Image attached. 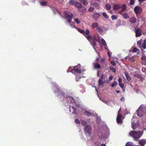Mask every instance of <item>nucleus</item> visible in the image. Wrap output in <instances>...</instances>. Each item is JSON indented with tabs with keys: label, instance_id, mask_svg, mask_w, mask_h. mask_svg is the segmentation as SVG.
Listing matches in <instances>:
<instances>
[{
	"label": "nucleus",
	"instance_id": "0eeeda50",
	"mask_svg": "<svg viewBox=\"0 0 146 146\" xmlns=\"http://www.w3.org/2000/svg\"><path fill=\"white\" fill-rule=\"evenodd\" d=\"M134 11L136 15H137L138 14L141 13L142 12V10L141 8L138 6H137L134 8Z\"/></svg>",
	"mask_w": 146,
	"mask_h": 146
},
{
	"label": "nucleus",
	"instance_id": "aec40b11",
	"mask_svg": "<svg viewBox=\"0 0 146 146\" xmlns=\"http://www.w3.org/2000/svg\"><path fill=\"white\" fill-rule=\"evenodd\" d=\"M76 1L74 0H70L68 2L69 3L70 5H73L75 6L76 3Z\"/></svg>",
	"mask_w": 146,
	"mask_h": 146
},
{
	"label": "nucleus",
	"instance_id": "7c9ffc66",
	"mask_svg": "<svg viewBox=\"0 0 146 146\" xmlns=\"http://www.w3.org/2000/svg\"><path fill=\"white\" fill-rule=\"evenodd\" d=\"M126 8V6L125 4H123L121 7V11H124Z\"/></svg>",
	"mask_w": 146,
	"mask_h": 146
},
{
	"label": "nucleus",
	"instance_id": "c9c22d12",
	"mask_svg": "<svg viewBox=\"0 0 146 146\" xmlns=\"http://www.w3.org/2000/svg\"><path fill=\"white\" fill-rule=\"evenodd\" d=\"M117 84V83L116 81H115L113 83L111 84V86L112 87H113L115 86H116Z\"/></svg>",
	"mask_w": 146,
	"mask_h": 146
},
{
	"label": "nucleus",
	"instance_id": "680f3d73",
	"mask_svg": "<svg viewBox=\"0 0 146 146\" xmlns=\"http://www.w3.org/2000/svg\"><path fill=\"white\" fill-rule=\"evenodd\" d=\"M121 108H120L119 110L118 111V114H119V115H121V114L120 113V112L121 111Z\"/></svg>",
	"mask_w": 146,
	"mask_h": 146
},
{
	"label": "nucleus",
	"instance_id": "052dcab7",
	"mask_svg": "<svg viewBox=\"0 0 146 146\" xmlns=\"http://www.w3.org/2000/svg\"><path fill=\"white\" fill-rule=\"evenodd\" d=\"M113 79V77L112 76H110L109 78V80L110 81L111 80Z\"/></svg>",
	"mask_w": 146,
	"mask_h": 146
},
{
	"label": "nucleus",
	"instance_id": "393cba45",
	"mask_svg": "<svg viewBox=\"0 0 146 146\" xmlns=\"http://www.w3.org/2000/svg\"><path fill=\"white\" fill-rule=\"evenodd\" d=\"M141 40H138L137 42V45L138 46H139L140 48H142V46L141 45Z\"/></svg>",
	"mask_w": 146,
	"mask_h": 146
},
{
	"label": "nucleus",
	"instance_id": "e433bc0d",
	"mask_svg": "<svg viewBox=\"0 0 146 146\" xmlns=\"http://www.w3.org/2000/svg\"><path fill=\"white\" fill-rule=\"evenodd\" d=\"M94 7H90L88 9V11L90 12H92L94 10Z\"/></svg>",
	"mask_w": 146,
	"mask_h": 146
},
{
	"label": "nucleus",
	"instance_id": "1a4fd4ad",
	"mask_svg": "<svg viewBox=\"0 0 146 146\" xmlns=\"http://www.w3.org/2000/svg\"><path fill=\"white\" fill-rule=\"evenodd\" d=\"M54 89L57 91L58 92L59 94L60 93L61 95H62L63 96H64L65 95V93L61 91V89L60 87L59 86H55Z\"/></svg>",
	"mask_w": 146,
	"mask_h": 146
},
{
	"label": "nucleus",
	"instance_id": "c85d7f7f",
	"mask_svg": "<svg viewBox=\"0 0 146 146\" xmlns=\"http://www.w3.org/2000/svg\"><path fill=\"white\" fill-rule=\"evenodd\" d=\"M97 30L98 32L99 33H102L103 32V29L102 28L98 27L97 28Z\"/></svg>",
	"mask_w": 146,
	"mask_h": 146
},
{
	"label": "nucleus",
	"instance_id": "39448f33",
	"mask_svg": "<svg viewBox=\"0 0 146 146\" xmlns=\"http://www.w3.org/2000/svg\"><path fill=\"white\" fill-rule=\"evenodd\" d=\"M84 131L86 135H90L92 133V128L91 126L88 125H86L85 127Z\"/></svg>",
	"mask_w": 146,
	"mask_h": 146
},
{
	"label": "nucleus",
	"instance_id": "2f4dec72",
	"mask_svg": "<svg viewBox=\"0 0 146 146\" xmlns=\"http://www.w3.org/2000/svg\"><path fill=\"white\" fill-rule=\"evenodd\" d=\"M125 146H133V143L130 142H127Z\"/></svg>",
	"mask_w": 146,
	"mask_h": 146
},
{
	"label": "nucleus",
	"instance_id": "de8ad7c7",
	"mask_svg": "<svg viewBox=\"0 0 146 146\" xmlns=\"http://www.w3.org/2000/svg\"><path fill=\"white\" fill-rule=\"evenodd\" d=\"M111 64L112 65L114 66H115L116 65V64L114 61H111Z\"/></svg>",
	"mask_w": 146,
	"mask_h": 146
},
{
	"label": "nucleus",
	"instance_id": "69168bd1",
	"mask_svg": "<svg viewBox=\"0 0 146 146\" xmlns=\"http://www.w3.org/2000/svg\"><path fill=\"white\" fill-rule=\"evenodd\" d=\"M101 146H106V145L105 144H102L101 145Z\"/></svg>",
	"mask_w": 146,
	"mask_h": 146
},
{
	"label": "nucleus",
	"instance_id": "c03bdc74",
	"mask_svg": "<svg viewBox=\"0 0 146 146\" xmlns=\"http://www.w3.org/2000/svg\"><path fill=\"white\" fill-rule=\"evenodd\" d=\"M75 122L77 124H79L80 123V122L79 119H76L75 120Z\"/></svg>",
	"mask_w": 146,
	"mask_h": 146
},
{
	"label": "nucleus",
	"instance_id": "a19ab883",
	"mask_svg": "<svg viewBox=\"0 0 146 146\" xmlns=\"http://www.w3.org/2000/svg\"><path fill=\"white\" fill-rule=\"evenodd\" d=\"M92 5L95 7H97L99 6V4L97 3H94L92 4Z\"/></svg>",
	"mask_w": 146,
	"mask_h": 146
},
{
	"label": "nucleus",
	"instance_id": "09e8293b",
	"mask_svg": "<svg viewBox=\"0 0 146 146\" xmlns=\"http://www.w3.org/2000/svg\"><path fill=\"white\" fill-rule=\"evenodd\" d=\"M135 76L136 77L138 78H140L141 77V76L139 74H136L135 75Z\"/></svg>",
	"mask_w": 146,
	"mask_h": 146
},
{
	"label": "nucleus",
	"instance_id": "b1692460",
	"mask_svg": "<svg viewBox=\"0 0 146 146\" xmlns=\"http://www.w3.org/2000/svg\"><path fill=\"white\" fill-rule=\"evenodd\" d=\"M142 48H143V49L146 48V40H145L142 45Z\"/></svg>",
	"mask_w": 146,
	"mask_h": 146
},
{
	"label": "nucleus",
	"instance_id": "f3484780",
	"mask_svg": "<svg viewBox=\"0 0 146 146\" xmlns=\"http://www.w3.org/2000/svg\"><path fill=\"white\" fill-rule=\"evenodd\" d=\"M79 1L84 6L88 4V2L87 0H79Z\"/></svg>",
	"mask_w": 146,
	"mask_h": 146
},
{
	"label": "nucleus",
	"instance_id": "2eb2a0df",
	"mask_svg": "<svg viewBox=\"0 0 146 146\" xmlns=\"http://www.w3.org/2000/svg\"><path fill=\"white\" fill-rule=\"evenodd\" d=\"M71 108L73 110V111L72 112V114H76V109L73 106L70 107L69 108V111L71 112Z\"/></svg>",
	"mask_w": 146,
	"mask_h": 146
},
{
	"label": "nucleus",
	"instance_id": "4c0bfd02",
	"mask_svg": "<svg viewBox=\"0 0 146 146\" xmlns=\"http://www.w3.org/2000/svg\"><path fill=\"white\" fill-rule=\"evenodd\" d=\"M84 114L88 116H90L92 115L91 113L88 111H85L84 112Z\"/></svg>",
	"mask_w": 146,
	"mask_h": 146
},
{
	"label": "nucleus",
	"instance_id": "a878e982",
	"mask_svg": "<svg viewBox=\"0 0 146 146\" xmlns=\"http://www.w3.org/2000/svg\"><path fill=\"white\" fill-rule=\"evenodd\" d=\"M120 8V6L119 5L117 4L114 5V9L117 10Z\"/></svg>",
	"mask_w": 146,
	"mask_h": 146
},
{
	"label": "nucleus",
	"instance_id": "f03ea898",
	"mask_svg": "<svg viewBox=\"0 0 146 146\" xmlns=\"http://www.w3.org/2000/svg\"><path fill=\"white\" fill-rule=\"evenodd\" d=\"M85 36L93 47L96 46V41H98V40L96 38H92L91 35H85Z\"/></svg>",
	"mask_w": 146,
	"mask_h": 146
},
{
	"label": "nucleus",
	"instance_id": "49530a36",
	"mask_svg": "<svg viewBox=\"0 0 146 146\" xmlns=\"http://www.w3.org/2000/svg\"><path fill=\"white\" fill-rule=\"evenodd\" d=\"M135 3V1L133 0H130V4L131 5H133Z\"/></svg>",
	"mask_w": 146,
	"mask_h": 146
},
{
	"label": "nucleus",
	"instance_id": "f8f14e48",
	"mask_svg": "<svg viewBox=\"0 0 146 146\" xmlns=\"http://www.w3.org/2000/svg\"><path fill=\"white\" fill-rule=\"evenodd\" d=\"M129 21L132 23L133 24L135 23L137 21V19L135 17H132L129 19Z\"/></svg>",
	"mask_w": 146,
	"mask_h": 146
},
{
	"label": "nucleus",
	"instance_id": "6ab92c4d",
	"mask_svg": "<svg viewBox=\"0 0 146 146\" xmlns=\"http://www.w3.org/2000/svg\"><path fill=\"white\" fill-rule=\"evenodd\" d=\"M40 3L41 6H45L47 5L48 2L47 1H42L40 2Z\"/></svg>",
	"mask_w": 146,
	"mask_h": 146
},
{
	"label": "nucleus",
	"instance_id": "a18cd8bd",
	"mask_svg": "<svg viewBox=\"0 0 146 146\" xmlns=\"http://www.w3.org/2000/svg\"><path fill=\"white\" fill-rule=\"evenodd\" d=\"M100 78H101V79H104V80L105 79V75L104 74H102L100 76Z\"/></svg>",
	"mask_w": 146,
	"mask_h": 146
},
{
	"label": "nucleus",
	"instance_id": "774afa93",
	"mask_svg": "<svg viewBox=\"0 0 146 146\" xmlns=\"http://www.w3.org/2000/svg\"><path fill=\"white\" fill-rule=\"evenodd\" d=\"M76 82H78V81H79V80H78L76 78Z\"/></svg>",
	"mask_w": 146,
	"mask_h": 146
},
{
	"label": "nucleus",
	"instance_id": "f257e3e1",
	"mask_svg": "<svg viewBox=\"0 0 146 146\" xmlns=\"http://www.w3.org/2000/svg\"><path fill=\"white\" fill-rule=\"evenodd\" d=\"M143 134V131H130L129 135L133 137L135 141H138L139 139L142 135Z\"/></svg>",
	"mask_w": 146,
	"mask_h": 146
},
{
	"label": "nucleus",
	"instance_id": "dca6fc26",
	"mask_svg": "<svg viewBox=\"0 0 146 146\" xmlns=\"http://www.w3.org/2000/svg\"><path fill=\"white\" fill-rule=\"evenodd\" d=\"M94 68L95 69H100L101 68V65L97 63H94Z\"/></svg>",
	"mask_w": 146,
	"mask_h": 146
},
{
	"label": "nucleus",
	"instance_id": "13d9d810",
	"mask_svg": "<svg viewBox=\"0 0 146 146\" xmlns=\"http://www.w3.org/2000/svg\"><path fill=\"white\" fill-rule=\"evenodd\" d=\"M144 109L145 111V114H146V106H145L144 105Z\"/></svg>",
	"mask_w": 146,
	"mask_h": 146
},
{
	"label": "nucleus",
	"instance_id": "9d476101",
	"mask_svg": "<svg viewBox=\"0 0 146 146\" xmlns=\"http://www.w3.org/2000/svg\"><path fill=\"white\" fill-rule=\"evenodd\" d=\"M122 116L121 115L118 114L117 116L116 121L118 123L121 124L122 123Z\"/></svg>",
	"mask_w": 146,
	"mask_h": 146
},
{
	"label": "nucleus",
	"instance_id": "cd10ccee",
	"mask_svg": "<svg viewBox=\"0 0 146 146\" xmlns=\"http://www.w3.org/2000/svg\"><path fill=\"white\" fill-rule=\"evenodd\" d=\"M101 44L104 46L106 47V44L105 40L103 39H102L101 40Z\"/></svg>",
	"mask_w": 146,
	"mask_h": 146
},
{
	"label": "nucleus",
	"instance_id": "603ef678",
	"mask_svg": "<svg viewBox=\"0 0 146 146\" xmlns=\"http://www.w3.org/2000/svg\"><path fill=\"white\" fill-rule=\"evenodd\" d=\"M141 59L145 61H146V57L145 56H143L141 58Z\"/></svg>",
	"mask_w": 146,
	"mask_h": 146
},
{
	"label": "nucleus",
	"instance_id": "338daca9",
	"mask_svg": "<svg viewBox=\"0 0 146 146\" xmlns=\"http://www.w3.org/2000/svg\"><path fill=\"white\" fill-rule=\"evenodd\" d=\"M116 92L117 93H118L120 92V91L119 90L116 91Z\"/></svg>",
	"mask_w": 146,
	"mask_h": 146
},
{
	"label": "nucleus",
	"instance_id": "6e6552de",
	"mask_svg": "<svg viewBox=\"0 0 146 146\" xmlns=\"http://www.w3.org/2000/svg\"><path fill=\"white\" fill-rule=\"evenodd\" d=\"M100 16V13H95L92 15V18L95 21H97Z\"/></svg>",
	"mask_w": 146,
	"mask_h": 146
},
{
	"label": "nucleus",
	"instance_id": "bb28decb",
	"mask_svg": "<svg viewBox=\"0 0 146 146\" xmlns=\"http://www.w3.org/2000/svg\"><path fill=\"white\" fill-rule=\"evenodd\" d=\"M125 77L128 81L129 82L131 80V78L130 76L128 74H125Z\"/></svg>",
	"mask_w": 146,
	"mask_h": 146
},
{
	"label": "nucleus",
	"instance_id": "423d86ee",
	"mask_svg": "<svg viewBox=\"0 0 146 146\" xmlns=\"http://www.w3.org/2000/svg\"><path fill=\"white\" fill-rule=\"evenodd\" d=\"M135 33L136 37H140L142 35V31L141 29L135 28Z\"/></svg>",
	"mask_w": 146,
	"mask_h": 146
},
{
	"label": "nucleus",
	"instance_id": "9b49d317",
	"mask_svg": "<svg viewBox=\"0 0 146 146\" xmlns=\"http://www.w3.org/2000/svg\"><path fill=\"white\" fill-rule=\"evenodd\" d=\"M86 11V8L82 6L80 8L78 9V11L80 13H85Z\"/></svg>",
	"mask_w": 146,
	"mask_h": 146
},
{
	"label": "nucleus",
	"instance_id": "a211bd4d",
	"mask_svg": "<svg viewBox=\"0 0 146 146\" xmlns=\"http://www.w3.org/2000/svg\"><path fill=\"white\" fill-rule=\"evenodd\" d=\"M82 6V4L79 2H76V4L75 6L78 9L81 8Z\"/></svg>",
	"mask_w": 146,
	"mask_h": 146
},
{
	"label": "nucleus",
	"instance_id": "864d4df0",
	"mask_svg": "<svg viewBox=\"0 0 146 146\" xmlns=\"http://www.w3.org/2000/svg\"><path fill=\"white\" fill-rule=\"evenodd\" d=\"M131 127L133 129H135V125L133 123H132L131 124Z\"/></svg>",
	"mask_w": 146,
	"mask_h": 146
},
{
	"label": "nucleus",
	"instance_id": "4be33fe9",
	"mask_svg": "<svg viewBox=\"0 0 146 146\" xmlns=\"http://www.w3.org/2000/svg\"><path fill=\"white\" fill-rule=\"evenodd\" d=\"M76 29L80 33L83 34L84 35H85V31L81 29L80 28H76Z\"/></svg>",
	"mask_w": 146,
	"mask_h": 146
},
{
	"label": "nucleus",
	"instance_id": "37998d69",
	"mask_svg": "<svg viewBox=\"0 0 146 146\" xmlns=\"http://www.w3.org/2000/svg\"><path fill=\"white\" fill-rule=\"evenodd\" d=\"M89 33H90V31H89V30H88V29H87L86 30V33L85 32V35H84L85 36V35H89Z\"/></svg>",
	"mask_w": 146,
	"mask_h": 146
},
{
	"label": "nucleus",
	"instance_id": "20e7f679",
	"mask_svg": "<svg viewBox=\"0 0 146 146\" xmlns=\"http://www.w3.org/2000/svg\"><path fill=\"white\" fill-rule=\"evenodd\" d=\"M137 115L139 117L142 116L145 114V111L144 109V105L142 104L139 107L138 110L137 111Z\"/></svg>",
	"mask_w": 146,
	"mask_h": 146
},
{
	"label": "nucleus",
	"instance_id": "ea45409f",
	"mask_svg": "<svg viewBox=\"0 0 146 146\" xmlns=\"http://www.w3.org/2000/svg\"><path fill=\"white\" fill-rule=\"evenodd\" d=\"M110 69L113 72L115 73L116 72L115 69L112 67L110 66L109 67Z\"/></svg>",
	"mask_w": 146,
	"mask_h": 146
},
{
	"label": "nucleus",
	"instance_id": "0e129e2a",
	"mask_svg": "<svg viewBox=\"0 0 146 146\" xmlns=\"http://www.w3.org/2000/svg\"><path fill=\"white\" fill-rule=\"evenodd\" d=\"M145 1V0H138V1L139 2H143Z\"/></svg>",
	"mask_w": 146,
	"mask_h": 146
},
{
	"label": "nucleus",
	"instance_id": "6e6d98bb",
	"mask_svg": "<svg viewBox=\"0 0 146 146\" xmlns=\"http://www.w3.org/2000/svg\"><path fill=\"white\" fill-rule=\"evenodd\" d=\"M120 100L122 102H124V97H122L120 99Z\"/></svg>",
	"mask_w": 146,
	"mask_h": 146
},
{
	"label": "nucleus",
	"instance_id": "412c9836",
	"mask_svg": "<svg viewBox=\"0 0 146 146\" xmlns=\"http://www.w3.org/2000/svg\"><path fill=\"white\" fill-rule=\"evenodd\" d=\"M122 16L123 18L124 19H129V16L127 13H125L122 15Z\"/></svg>",
	"mask_w": 146,
	"mask_h": 146
},
{
	"label": "nucleus",
	"instance_id": "5701e85b",
	"mask_svg": "<svg viewBox=\"0 0 146 146\" xmlns=\"http://www.w3.org/2000/svg\"><path fill=\"white\" fill-rule=\"evenodd\" d=\"M98 23L96 22L92 23V28L94 29L96 27L98 28Z\"/></svg>",
	"mask_w": 146,
	"mask_h": 146
},
{
	"label": "nucleus",
	"instance_id": "ddd939ff",
	"mask_svg": "<svg viewBox=\"0 0 146 146\" xmlns=\"http://www.w3.org/2000/svg\"><path fill=\"white\" fill-rule=\"evenodd\" d=\"M72 69L73 70L75 71L78 74H80L81 73L80 69L77 68V66H76L74 67Z\"/></svg>",
	"mask_w": 146,
	"mask_h": 146
},
{
	"label": "nucleus",
	"instance_id": "8fccbe9b",
	"mask_svg": "<svg viewBox=\"0 0 146 146\" xmlns=\"http://www.w3.org/2000/svg\"><path fill=\"white\" fill-rule=\"evenodd\" d=\"M119 86L122 88L124 87V84L123 83H121L119 84Z\"/></svg>",
	"mask_w": 146,
	"mask_h": 146
},
{
	"label": "nucleus",
	"instance_id": "7ed1b4c3",
	"mask_svg": "<svg viewBox=\"0 0 146 146\" xmlns=\"http://www.w3.org/2000/svg\"><path fill=\"white\" fill-rule=\"evenodd\" d=\"M73 16V15L72 13L68 11L65 12V18L68 21L70 24V25L72 27V26L71 24V22Z\"/></svg>",
	"mask_w": 146,
	"mask_h": 146
},
{
	"label": "nucleus",
	"instance_id": "f704fd0d",
	"mask_svg": "<svg viewBox=\"0 0 146 146\" xmlns=\"http://www.w3.org/2000/svg\"><path fill=\"white\" fill-rule=\"evenodd\" d=\"M75 21L77 24H79L80 23V20L79 19H75L74 20Z\"/></svg>",
	"mask_w": 146,
	"mask_h": 146
},
{
	"label": "nucleus",
	"instance_id": "bf43d9fd",
	"mask_svg": "<svg viewBox=\"0 0 146 146\" xmlns=\"http://www.w3.org/2000/svg\"><path fill=\"white\" fill-rule=\"evenodd\" d=\"M95 146H98L99 145V142H95Z\"/></svg>",
	"mask_w": 146,
	"mask_h": 146
},
{
	"label": "nucleus",
	"instance_id": "58836bf2",
	"mask_svg": "<svg viewBox=\"0 0 146 146\" xmlns=\"http://www.w3.org/2000/svg\"><path fill=\"white\" fill-rule=\"evenodd\" d=\"M81 124L83 126H85L87 124V122L85 121L82 120H81Z\"/></svg>",
	"mask_w": 146,
	"mask_h": 146
},
{
	"label": "nucleus",
	"instance_id": "473e14b6",
	"mask_svg": "<svg viewBox=\"0 0 146 146\" xmlns=\"http://www.w3.org/2000/svg\"><path fill=\"white\" fill-rule=\"evenodd\" d=\"M98 82L99 85H102L103 83V80L101 79V78H99Z\"/></svg>",
	"mask_w": 146,
	"mask_h": 146
},
{
	"label": "nucleus",
	"instance_id": "4d7b16f0",
	"mask_svg": "<svg viewBox=\"0 0 146 146\" xmlns=\"http://www.w3.org/2000/svg\"><path fill=\"white\" fill-rule=\"evenodd\" d=\"M105 59L104 58H101L100 60V61L101 62L103 63L104 62Z\"/></svg>",
	"mask_w": 146,
	"mask_h": 146
},
{
	"label": "nucleus",
	"instance_id": "3c124183",
	"mask_svg": "<svg viewBox=\"0 0 146 146\" xmlns=\"http://www.w3.org/2000/svg\"><path fill=\"white\" fill-rule=\"evenodd\" d=\"M118 82L119 83V84L122 83V80L121 78H119V80H118Z\"/></svg>",
	"mask_w": 146,
	"mask_h": 146
},
{
	"label": "nucleus",
	"instance_id": "72a5a7b5",
	"mask_svg": "<svg viewBox=\"0 0 146 146\" xmlns=\"http://www.w3.org/2000/svg\"><path fill=\"white\" fill-rule=\"evenodd\" d=\"M102 15L106 19H108L109 18L108 16L107 15L106 13H103Z\"/></svg>",
	"mask_w": 146,
	"mask_h": 146
},
{
	"label": "nucleus",
	"instance_id": "5fc2aeb1",
	"mask_svg": "<svg viewBox=\"0 0 146 146\" xmlns=\"http://www.w3.org/2000/svg\"><path fill=\"white\" fill-rule=\"evenodd\" d=\"M137 48H136L135 47L133 48V52H136L137 51Z\"/></svg>",
	"mask_w": 146,
	"mask_h": 146
},
{
	"label": "nucleus",
	"instance_id": "c756f323",
	"mask_svg": "<svg viewBox=\"0 0 146 146\" xmlns=\"http://www.w3.org/2000/svg\"><path fill=\"white\" fill-rule=\"evenodd\" d=\"M106 8L107 10H110L111 9V7L110 4H107L105 5Z\"/></svg>",
	"mask_w": 146,
	"mask_h": 146
},
{
	"label": "nucleus",
	"instance_id": "79ce46f5",
	"mask_svg": "<svg viewBox=\"0 0 146 146\" xmlns=\"http://www.w3.org/2000/svg\"><path fill=\"white\" fill-rule=\"evenodd\" d=\"M117 17L114 15H113L111 16V18L112 20H114L115 19H116Z\"/></svg>",
	"mask_w": 146,
	"mask_h": 146
},
{
	"label": "nucleus",
	"instance_id": "4468645a",
	"mask_svg": "<svg viewBox=\"0 0 146 146\" xmlns=\"http://www.w3.org/2000/svg\"><path fill=\"white\" fill-rule=\"evenodd\" d=\"M139 144L141 146H144L146 143V139H142L139 141Z\"/></svg>",
	"mask_w": 146,
	"mask_h": 146
},
{
	"label": "nucleus",
	"instance_id": "e2e57ef3",
	"mask_svg": "<svg viewBox=\"0 0 146 146\" xmlns=\"http://www.w3.org/2000/svg\"><path fill=\"white\" fill-rule=\"evenodd\" d=\"M123 12V11H121V10L120 11H119V13L120 14V15H122V12Z\"/></svg>",
	"mask_w": 146,
	"mask_h": 146
}]
</instances>
